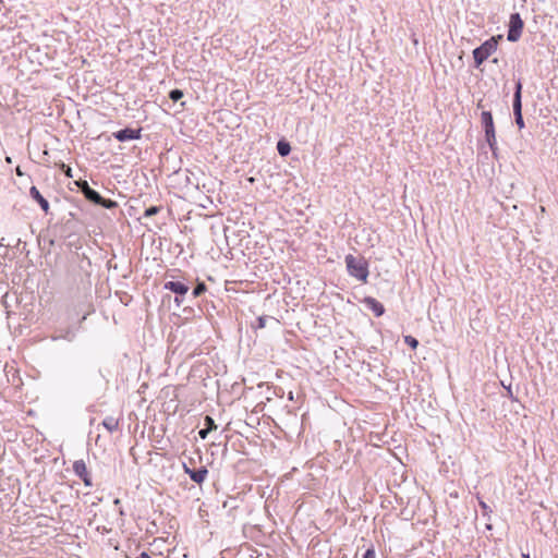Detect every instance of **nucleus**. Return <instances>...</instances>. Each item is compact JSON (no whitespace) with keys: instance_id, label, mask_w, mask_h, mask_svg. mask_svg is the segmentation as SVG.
Listing matches in <instances>:
<instances>
[{"instance_id":"f257e3e1","label":"nucleus","mask_w":558,"mask_h":558,"mask_svg":"<svg viewBox=\"0 0 558 558\" xmlns=\"http://www.w3.org/2000/svg\"><path fill=\"white\" fill-rule=\"evenodd\" d=\"M345 265L350 276L366 282L368 277V264L364 257H355L351 254L345 256Z\"/></svg>"},{"instance_id":"f03ea898","label":"nucleus","mask_w":558,"mask_h":558,"mask_svg":"<svg viewBox=\"0 0 558 558\" xmlns=\"http://www.w3.org/2000/svg\"><path fill=\"white\" fill-rule=\"evenodd\" d=\"M481 123L485 133V140L494 156H497L496 130L493 114L490 111H483L481 114Z\"/></svg>"},{"instance_id":"7ed1b4c3","label":"nucleus","mask_w":558,"mask_h":558,"mask_svg":"<svg viewBox=\"0 0 558 558\" xmlns=\"http://www.w3.org/2000/svg\"><path fill=\"white\" fill-rule=\"evenodd\" d=\"M498 47V41L496 37H490L486 41H484L481 46L473 50V58L475 62V66L478 68L485 60L492 56Z\"/></svg>"},{"instance_id":"20e7f679","label":"nucleus","mask_w":558,"mask_h":558,"mask_svg":"<svg viewBox=\"0 0 558 558\" xmlns=\"http://www.w3.org/2000/svg\"><path fill=\"white\" fill-rule=\"evenodd\" d=\"M522 87L523 86H522L521 81L518 80L515 83V86H514L513 101H512L514 121L520 130L524 128V120H523V116H522Z\"/></svg>"},{"instance_id":"39448f33","label":"nucleus","mask_w":558,"mask_h":558,"mask_svg":"<svg viewBox=\"0 0 558 558\" xmlns=\"http://www.w3.org/2000/svg\"><path fill=\"white\" fill-rule=\"evenodd\" d=\"M524 23L519 13H512L509 20L507 39L515 43L520 39Z\"/></svg>"},{"instance_id":"423d86ee","label":"nucleus","mask_w":558,"mask_h":558,"mask_svg":"<svg viewBox=\"0 0 558 558\" xmlns=\"http://www.w3.org/2000/svg\"><path fill=\"white\" fill-rule=\"evenodd\" d=\"M141 132H142L141 128L140 129L125 128V129L114 132L112 135L119 142H126V141H132V140H140L142 136Z\"/></svg>"},{"instance_id":"0eeeda50","label":"nucleus","mask_w":558,"mask_h":558,"mask_svg":"<svg viewBox=\"0 0 558 558\" xmlns=\"http://www.w3.org/2000/svg\"><path fill=\"white\" fill-rule=\"evenodd\" d=\"M73 471L83 481L85 486L89 487L93 485L92 477L83 460H76L73 463Z\"/></svg>"},{"instance_id":"6e6552de","label":"nucleus","mask_w":558,"mask_h":558,"mask_svg":"<svg viewBox=\"0 0 558 558\" xmlns=\"http://www.w3.org/2000/svg\"><path fill=\"white\" fill-rule=\"evenodd\" d=\"M163 288L177 295H186L189 292V287L181 281H167L165 282Z\"/></svg>"},{"instance_id":"1a4fd4ad","label":"nucleus","mask_w":558,"mask_h":558,"mask_svg":"<svg viewBox=\"0 0 558 558\" xmlns=\"http://www.w3.org/2000/svg\"><path fill=\"white\" fill-rule=\"evenodd\" d=\"M363 302H364L365 306L375 314L376 317H380L384 315L385 307L375 298L366 296Z\"/></svg>"},{"instance_id":"9d476101","label":"nucleus","mask_w":558,"mask_h":558,"mask_svg":"<svg viewBox=\"0 0 558 558\" xmlns=\"http://www.w3.org/2000/svg\"><path fill=\"white\" fill-rule=\"evenodd\" d=\"M31 197L38 203L40 208L47 214L49 211V202L40 194L39 190L36 186H32L29 189Z\"/></svg>"},{"instance_id":"9b49d317","label":"nucleus","mask_w":558,"mask_h":558,"mask_svg":"<svg viewBox=\"0 0 558 558\" xmlns=\"http://www.w3.org/2000/svg\"><path fill=\"white\" fill-rule=\"evenodd\" d=\"M184 470L190 475L191 480L197 484H202L205 481L207 473H208L206 468H201L198 470H191L185 464H184Z\"/></svg>"},{"instance_id":"f8f14e48","label":"nucleus","mask_w":558,"mask_h":558,"mask_svg":"<svg viewBox=\"0 0 558 558\" xmlns=\"http://www.w3.org/2000/svg\"><path fill=\"white\" fill-rule=\"evenodd\" d=\"M102 426L109 432L113 433L119 429V418L107 416L102 421Z\"/></svg>"},{"instance_id":"ddd939ff","label":"nucleus","mask_w":558,"mask_h":558,"mask_svg":"<svg viewBox=\"0 0 558 558\" xmlns=\"http://www.w3.org/2000/svg\"><path fill=\"white\" fill-rule=\"evenodd\" d=\"M84 197L95 204V205H98V203H100L102 201V196L94 189H89V190H86V193L84 194Z\"/></svg>"},{"instance_id":"4468645a","label":"nucleus","mask_w":558,"mask_h":558,"mask_svg":"<svg viewBox=\"0 0 558 558\" xmlns=\"http://www.w3.org/2000/svg\"><path fill=\"white\" fill-rule=\"evenodd\" d=\"M277 150L280 156L286 157L290 154L291 146L287 141L281 140L277 143Z\"/></svg>"},{"instance_id":"2eb2a0df","label":"nucleus","mask_w":558,"mask_h":558,"mask_svg":"<svg viewBox=\"0 0 558 558\" xmlns=\"http://www.w3.org/2000/svg\"><path fill=\"white\" fill-rule=\"evenodd\" d=\"M228 386H225V389H218V392H217V398H218V402L219 403H227V404H231L233 402V399H229L227 397V393H228V389H227Z\"/></svg>"},{"instance_id":"dca6fc26","label":"nucleus","mask_w":558,"mask_h":558,"mask_svg":"<svg viewBox=\"0 0 558 558\" xmlns=\"http://www.w3.org/2000/svg\"><path fill=\"white\" fill-rule=\"evenodd\" d=\"M206 289H207V287L204 282H197L196 287L192 291V296L193 298L201 296L206 291Z\"/></svg>"},{"instance_id":"f3484780","label":"nucleus","mask_w":558,"mask_h":558,"mask_svg":"<svg viewBox=\"0 0 558 558\" xmlns=\"http://www.w3.org/2000/svg\"><path fill=\"white\" fill-rule=\"evenodd\" d=\"M183 96H184L183 92L179 88H174V89L170 90V93H169V98L173 102L179 101Z\"/></svg>"},{"instance_id":"a211bd4d","label":"nucleus","mask_w":558,"mask_h":558,"mask_svg":"<svg viewBox=\"0 0 558 558\" xmlns=\"http://www.w3.org/2000/svg\"><path fill=\"white\" fill-rule=\"evenodd\" d=\"M160 210H161L160 206H150V207L145 209L143 217L144 218H150V217L157 215Z\"/></svg>"},{"instance_id":"6ab92c4d","label":"nucleus","mask_w":558,"mask_h":558,"mask_svg":"<svg viewBox=\"0 0 558 558\" xmlns=\"http://www.w3.org/2000/svg\"><path fill=\"white\" fill-rule=\"evenodd\" d=\"M98 205L104 208H107V209H112L118 206L116 201H112L110 198H104V197H102V201L100 203H98Z\"/></svg>"},{"instance_id":"aec40b11","label":"nucleus","mask_w":558,"mask_h":558,"mask_svg":"<svg viewBox=\"0 0 558 558\" xmlns=\"http://www.w3.org/2000/svg\"><path fill=\"white\" fill-rule=\"evenodd\" d=\"M404 342L411 347L412 349H416L418 345V340L413 336H404Z\"/></svg>"},{"instance_id":"412c9836","label":"nucleus","mask_w":558,"mask_h":558,"mask_svg":"<svg viewBox=\"0 0 558 558\" xmlns=\"http://www.w3.org/2000/svg\"><path fill=\"white\" fill-rule=\"evenodd\" d=\"M76 185H77V187H78L80 192H81L83 195L86 193V190H89V189H90V186H89L88 182H87V181H85V180H78V181H76Z\"/></svg>"},{"instance_id":"4be33fe9","label":"nucleus","mask_w":558,"mask_h":558,"mask_svg":"<svg viewBox=\"0 0 558 558\" xmlns=\"http://www.w3.org/2000/svg\"><path fill=\"white\" fill-rule=\"evenodd\" d=\"M205 425H206V428L210 432V430H214L217 428V425L215 424V421L211 416L209 415H206L205 416Z\"/></svg>"},{"instance_id":"5701e85b","label":"nucleus","mask_w":558,"mask_h":558,"mask_svg":"<svg viewBox=\"0 0 558 558\" xmlns=\"http://www.w3.org/2000/svg\"><path fill=\"white\" fill-rule=\"evenodd\" d=\"M266 320H267V317H265V316H259V317L257 318V324H256V326H255V327H256V328H259V329L265 328V326H266Z\"/></svg>"},{"instance_id":"b1692460","label":"nucleus","mask_w":558,"mask_h":558,"mask_svg":"<svg viewBox=\"0 0 558 558\" xmlns=\"http://www.w3.org/2000/svg\"><path fill=\"white\" fill-rule=\"evenodd\" d=\"M375 550L369 548L364 553L363 558H375Z\"/></svg>"},{"instance_id":"393cba45","label":"nucleus","mask_w":558,"mask_h":558,"mask_svg":"<svg viewBox=\"0 0 558 558\" xmlns=\"http://www.w3.org/2000/svg\"><path fill=\"white\" fill-rule=\"evenodd\" d=\"M184 296H185V295H177V294H175L174 302H175V304H177L178 306H180V305L183 303V301H184Z\"/></svg>"},{"instance_id":"a878e982","label":"nucleus","mask_w":558,"mask_h":558,"mask_svg":"<svg viewBox=\"0 0 558 558\" xmlns=\"http://www.w3.org/2000/svg\"><path fill=\"white\" fill-rule=\"evenodd\" d=\"M480 506L483 509L484 514H487L488 512H490L489 507L484 501H480Z\"/></svg>"},{"instance_id":"bb28decb","label":"nucleus","mask_w":558,"mask_h":558,"mask_svg":"<svg viewBox=\"0 0 558 558\" xmlns=\"http://www.w3.org/2000/svg\"><path fill=\"white\" fill-rule=\"evenodd\" d=\"M209 430L207 428H203L198 432V435L202 439H205L208 435Z\"/></svg>"},{"instance_id":"cd10ccee","label":"nucleus","mask_w":558,"mask_h":558,"mask_svg":"<svg viewBox=\"0 0 558 558\" xmlns=\"http://www.w3.org/2000/svg\"><path fill=\"white\" fill-rule=\"evenodd\" d=\"M504 389L507 391V393L512 397L513 392H512V386L511 385H508V386H502Z\"/></svg>"},{"instance_id":"c85d7f7f","label":"nucleus","mask_w":558,"mask_h":558,"mask_svg":"<svg viewBox=\"0 0 558 558\" xmlns=\"http://www.w3.org/2000/svg\"><path fill=\"white\" fill-rule=\"evenodd\" d=\"M63 168H65V165H63ZM64 173L66 177L72 178V170L69 166H66V170H64Z\"/></svg>"},{"instance_id":"c756f323","label":"nucleus","mask_w":558,"mask_h":558,"mask_svg":"<svg viewBox=\"0 0 558 558\" xmlns=\"http://www.w3.org/2000/svg\"><path fill=\"white\" fill-rule=\"evenodd\" d=\"M136 558H151L149 555H147L146 553H142L138 557Z\"/></svg>"},{"instance_id":"7c9ffc66","label":"nucleus","mask_w":558,"mask_h":558,"mask_svg":"<svg viewBox=\"0 0 558 558\" xmlns=\"http://www.w3.org/2000/svg\"><path fill=\"white\" fill-rule=\"evenodd\" d=\"M16 174H17V175H23V172H22V170H21V168H20V167H17V168H16Z\"/></svg>"},{"instance_id":"2f4dec72","label":"nucleus","mask_w":558,"mask_h":558,"mask_svg":"<svg viewBox=\"0 0 558 558\" xmlns=\"http://www.w3.org/2000/svg\"><path fill=\"white\" fill-rule=\"evenodd\" d=\"M288 393H289V399L293 400V398H294L293 397V391L290 390Z\"/></svg>"},{"instance_id":"473e14b6","label":"nucleus","mask_w":558,"mask_h":558,"mask_svg":"<svg viewBox=\"0 0 558 558\" xmlns=\"http://www.w3.org/2000/svg\"><path fill=\"white\" fill-rule=\"evenodd\" d=\"M121 504L120 499H114V505L119 506Z\"/></svg>"},{"instance_id":"72a5a7b5","label":"nucleus","mask_w":558,"mask_h":558,"mask_svg":"<svg viewBox=\"0 0 558 558\" xmlns=\"http://www.w3.org/2000/svg\"><path fill=\"white\" fill-rule=\"evenodd\" d=\"M522 557L523 558H530V555L529 554H523Z\"/></svg>"},{"instance_id":"f704fd0d","label":"nucleus","mask_w":558,"mask_h":558,"mask_svg":"<svg viewBox=\"0 0 558 558\" xmlns=\"http://www.w3.org/2000/svg\"><path fill=\"white\" fill-rule=\"evenodd\" d=\"M477 107H478V108H482V107H483L482 101H480V102L477 104Z\"/></svg>"}]
</instances>
